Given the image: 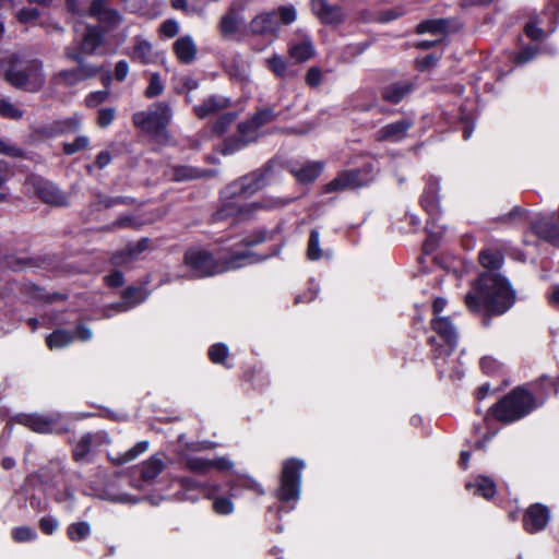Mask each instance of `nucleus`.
<instances>
[{"instance_id":"1","label":"nucleus","mask_w":559,"mask_h":559,"mask_svg":"<svg viewBox=\"0 0 559 559\" xmlns=\"http://www.w3.org/2000/svg\"><path fill=\"white\" fill-rule=\"evenodd\" d=\"M272 171L273 166L269 162L261 168L227 185L221 191L222 204L213 213V221L250 219L257 211L263 209L264 205L260 202L247 203L245 201L266 186L267 177Z\"/></svg>"},{"instance_id":"2","label":"nucleus","mask_w":559,"mask_h":559,"mask_svg":"<svg viewBox=\"0 0 559 559\" xmlns=\"http://www.w3.org/2000/svg\"><path fill=\"white\" fill-rule=\"evenodd\" d=\"M516 301L510 281L497 272H481L472 283L464 297L472 313L484 312L487 317H499L509 311Z\"/></svg>"},{"instance_id":"3","label":"nucleus","mask_w":559,"mask_h":559,"mask_svg":"<svg viewBox=\"0 0 559 559\" xmlns=\"http://www.w3.org/2000/svg\"><path fill=\"white\" fill-rule=\"evenodd\" d=\"M0 68L3 80L16 90L38 93L45 85L43 62L38 59H25L17 53H11L0 60Z\"/></svg>"},{"instance_id":"4","label":"nucleus","mask_w":559,"mask_h":559,"mask_svg":"<svg viewBox=\"0 0 559 559\" xmlns=\"http://www.w3.org/2000/svg\"><path fill=\"white\" fill-rule=\"evenodd\" d=\"M542 407V402L533 394L527 385L514 386L510 392L491 405L487 412L497 421L504 425L516 423Z\"/></svg>"},{"instance_id":"5","label":"nucleus","mask_w":559,"mask_h":559,"mask_svg":"<svg viewBox=\"0 0 559 559\" xmlns=\"http://www.w3.org/2000/svg\"><path fill=\"white\" fill-rule=\"evenodd\" d=\"M306 467L304 460L298 457H288L282 463L278 478V487L274 496L280 504L276 507V514L288 513L295 509L300 499L302 471Z\"/></svg>"},{"instance_id":"6","label":"nucleus","mask_w":559,"mask_h":559,"mask_svg":"<svg viewBox=\"0 0 559 559\" xmlns=\"http://www.w3.org/2000/svg\"><path fill=\"white\" fill-rule=\"evenodd\" d=\"M173 112L168 103L157 102L154 109L136 111L132 115L133 126L156 141L169 138L168 126Z\"/></svg>"},{"instance_id":"7","label":"nucleus","mask_w":559,"mask_h":559,"mask_svg":"<svg viewBox=\"0 0 559 559\" xmlns=\"http://www.w3.org/2000/svg\"><path fill=\"white\" fill-rule=\"evenodd\" d=\"M17 424L28 428L31 431L40 435L61 436L70 431L68 420L59 413L47 415L32 413L19 414L15 417Z\"/></svg>"},{"instance_id":"8","label":"nucleus","mask_w":559,"mask_h":559,"mask_svg":"<svg viewBox=\"0 0 559 559\" xmlns=\"http://www.w3.org/2000/svg\"><path fill=\"white\" fill-rule=\"evenodd\" d=\"M425 187L419 197V205L423 211L428 215L425 226V231L430 237L433 233L430 230L429 225L435 224L442 216L441 197H440V180L433 175L424 178Z\"/></svg>"},{"instance_id":"9","label":"nucleus","mask_w":559,"mask_h":559,"mask_svg":"<svg viewBox=\"0 0 559 559\" xmlns=\"http://www.w3.org/2000/svg\"><path fill=\"white\" fill-rule=\"evenodd\" d=\"M64 57L78 64L75 68L61 70L55 75L56 80H60L67 86H75L104 71V66L88 63L73 50H64Z\"/></svg>"},{"instance_id":"10","label":"nucleus","mask_w":559,"mask_h":559,"mask_svg":"<svg viewBox=\"0 0 559 559\" xmlns=\"http://www.w3.org/2000/svg\"><path fill=\"white\" fill-rule=\"evenodd\" d=\"M278 114L274 107L258 108L252 116L237 124V132L245 141H248L249 145L257 143L262 135L260 129L276 120Z\"/></svg>"},{"instance_id":"11","label":"nucleus","mask_w":559,"mask_h":559,"mask_svg":"<svg viewBox=\"0 0 559 559\" xmlns=\"http://www.w3.org/2000/svg\"><path fill=\"white\" fill-rule=\"evenodd\" d=\"M183 263L199 277H209L219 274V261L211 251L199 247L188 248L183 255Z\"/></svg>"},{"instance_id":"12","label":"nucleus","mask_w":559,"mask_h":559,"mask_svg":"<svg viewBox=\"0 0 559 559\" xmlns=\"http://www.w3.org/2000/svg\"><path fill=\"white\" fill-rule=\"evenodd\" d=\"M366 171L362 168L341 170L335 178L321 187V193L330 194L347 190H357L367 186Z\"/></svg>"},{"instance_id":"13","label":"nucleus","mask_w":559,"mask_h":559,"mask_svg":"<svg viewBox=\"0 0 559 559\" xmlns=\"http://www.w3.org/2000/svg\"><path fill=\"white\" fill-rule=\"evenodd\" d=\"M107 32L108 28L102 24H87L79 44L67 46L64 50H73L84 59L97 55L98 48L105 45Z\"/></svg>"},{"instance_id":"14","label":"nucleus","mask_w":559,"mask_h":559,"mask_svg":"<svg viewBox=\"0 0 559 559\" xmlns=\"http://www.w3.org/2000/svg\"><path fill=\"white\" fill-rule=\"evenodd\" d=\"M416 86L415 78L394 81L382 80L379 86V96L383 103L399 105L414 93Z\"/></svg>"},{"instance_id":"15","label":"nucleus","mask_w":559,"mask_h":559,"mask_svg":"<svg viewBox=\"0 0 559 559\" xmlns=\"http://www.w3.org/2000/svg\"><path fill=\"white\" fill-rule=\"evenodd\" d=\"M34 194L46 204L64 206L68 204L67 195L51 181L41 176L33 175L27 178Z\"/></svg>"},{"instance_id":"16","label":"nucleus","mask_w":559,"mask_h":559,"mask_svg":"<svg viewBox=\"0 0 559 559\" xmlns=\"http://www.w3.org/2000/svg\"><path fill=\"white\" fill-rule=\"evenodd\" d=\"M310 9L319 22L325 26L337 27L347 19V14L342 5L331 4L328 0H311Z\"/></svg>"},{"instance_id":"17","label":"nucleus","mask_w":559,"mask_h":559,"mask_svg":"<svg viewBox=\"0 0 559 559\" xmlns=\"http://www.w3.org/2000/svg\"><path fill=\"white\" fill-rule=\"evenodd\" d=\"M550 521V510L547 506L536 502L528 506L522 519L523 530L528 534L544 531Z\"/></svg>"},{"instance_id":"18","label":"nucleus","mask_w":559,"mask_h":559,"mask_svg":"<svg viewBox=\"0 0 559 559\" xmlns=\"http://www.w3.org/2000/svg\"><path fill=\"white\" fill-rule=\"evenodd\" d=\"M533 235L549 245L559 248V216H543L530 225Z\"/></svg>"},{"instance_id":"19","label":"nucleus","mask_w":559,"mask_h":559,"mask_svg":"<svg viewBox=\"0 0 559 559\" xmlns=\"http://www.w3.org/2000/svg\"><path fill=\"white\" fill-rule=\"evenodd\" d=\"M413 120L408 118L400 119L381 127L374 134L378 142L397 143L407 136L408 131L413 128Z\"/></svg>"},{"instance_id":"20","label":"nucleus","mask_w":559,"mask_h":559,"mask_svg":"<svg viewBox=\"0 0 559 559\" xmlns=\"http://www.w3.org/2000/svg\"><path fill=\"white\" fill-rule=\"evenodd\" d=\"M81 127L79 116L66 119L55 120L50 123L43 124L36 129V133L44 138H56L59 135L76 132Z\"/></svg>"},{"instance_id":"21","label":"nucleus","mask_w":559,"mask_h":559,"mask_svg":"<svg viewBox=\"0 0 559 559\" xmlns=\"http://www.w3.org/2000/svg\"><path fill=\"white\" fill-rule=\"evenodd\" d=\"M324 167L325 164L321 160L306 162L300 166H292L289 174L299 185L307 186L313 183L322 175Z\"/></svg>"},{"instance_id":"22","label":"nucleus","mask_w":559,"mask_h":559,"mask_svg":"<svg viewBox=\"0 0 559 559\" xmlns=\"http://www.w3.org/2000/svg\"><path fill=\"white\" fill-rule=\"evenodd\" d=\"M280 28L281 25L274 11L258 14L250 22V31L257 36L277 35Z\"/></svg>"},{"instance_id":"23","label":"nucleus","mask_w":559,"mask_h":559,"mask_svg":"<svg viewBox=\"0 0 559 559\" xmlns=\"http://www.w3.org/2000/svg\"><path fill=\"white\" fill-rule=\"evenodd\" d=\"M527 385L531 386L530 391L542 402L543 406L550 395L559 393V376L542 374Z\"/></svg>"},{"instance_id":"24","label":"nucleus","mask_w":559,"mask_h":559,"mask_svg":"<svg viewBox=\"0 0 559 559\" xmlns=\"http://www.w3.org/2000/svg\"><path fill=\"white\" fill-rule=\"evenodd\" d=\"M255 253L250 251H233L228 255L219 258V273L237 270L248 264L261 261Z\"/></svg>"},{"instance_id":"25","label":"nucleus","mask_w":559,"mask_h":559,"mask_svg":"<svg viewBox=\"0 0 559 559\" xmlns=\"http://www.w3.org/2000/svg\"><path fill=\"white\" fill-rule=\"evenodd\" d=\"M230 99L219 95H211L202 100L200 105L193 107V114L199 119H205L211 115L217 114L230 107Z\"/></svg>"},{"instance_id":"26","label":"nucleus","mask_w":559,"mask_h":559,"mask_svg":"<svg viewBox=\"0 0 559 559\" xmlns=\"http://www.w3.org/2000/svg\"><path fill=\"white\" fill-rule=\"evenodd\" d=\"M21 294L25 297L39 302L52 304L55 301H66L68 295L59 292L49 294L46 289L37 284L28 283L23 285Z\"/></svg>"},{"instance_id":"27","label":"nucleus","mask_w":559,"mask_h":559,"mask_svg":"<svg viewBox=\"0 0 559 559\" xmlns=\"http://www.w3.org/2000/svg\"><path fill=\"white\" fill-rule=\"evenodd\" d=\"M221 490L219 485H212L204 488V495L207 499L213 500V511L218 515H228L234 512L235 506L231 500V496L228 497L217 496Z\"/></svg>"},{"instance_id":"28","label":"nucleus","mask_w":559,"mask_h":559,"mask_svg":"<svg viewBox=\"0 0 559 559\" xmlns=\"http://www.w3.org/2000/svg\"><path fill=\"white\" fill-rule=\"evenodd\" d=\"M173 50L179 62L183 64L192 63L198 53V48L191 36L185 35L176 39L173 44Z\"/></svg>"},{"instance_id":"29","label":"nucleus","mask_w":559,"mask_h":559,"mask_svg":"<svg viewBox=\"0 0 559 559\" xmlns=\"http://www.w3.org/2000/svg\"><path fill=\"white\" fill-rule=\"evenodd\" d=\"M428 345L431 346L432 352V360L435 362L436 368L438 369V372L440 374V378H442L444 370L442 369L443 362L445 361V358L450 357L453 352L455 350L457 343H444L440 344L436 336H429L427 340Z\"/></svg>"},{"instance_id":"30","label":"nucleus","mask_w":559,"mask_h":559,"mask_svg":"<svg viewBox=\"0 0 559 559\" xmlns=\"http://www.w3.org/2000/svg\"><path fill=\"white\" fill-rule=\"evenodd\" d=\"M228 487L231 497H237L242 490L252 491L257 496L265 495L263 486L248 475H237L228 481Z\"/></svg>"},{"instance_id":"31","label":"nucleus","mask_w":559,"mask_h":559,"mask_svg":"<svg viewBox=\"0 0 559 559\" xmlns=\"http://www.w3.org/2000/svg\"><path fill=\"white\" fill-rule=\"evenodd\" d=\"M465 488L472 491L473 495L483 497L486 500L492 499L497 493L496 483L492 478L485 475H478L474 481L466 483Z\"/></svg>"},{"instance_id":"32","label":"nucleus","mask_w":559,"mask_h":559,"mask_svg":"<svg viewBox=\"0 0 559 559\" xmlns=\"http://www.w3.org/2000/svg\"><path fill=\"white\" fill-rule=\"evenodd\" d=\"M170 174V179L173 181L182 182L210 177L213 174V170L199 169L190 165H175L171 166Z\"/></svg>"},{"instance_id":"33","label":"nucleus","mask_w":559,"mask_h":559,"mask_svg":"<svg viewBox=\"0 0 559 559\" xmlns=\"http://www.w3.org/2000/svg\"><path fill=\"white\" fill-rule=\"evenodd\" d=\"M430 325L444 343H457V332L448 317H436Z\"/></svg>"},{"instance_id":"34","label":"nucleus","mask_w":559,"mask_h":559,"mask_svg":"<svg viewBox=\"0 0 559 559\" xmlns=\"http://www.w3.org/2000/svg\"><path fill=\"white\" fill-rule=\"evenodd\" d=\"M7 266L13 272L23 271L26 267H40L48 261L47 257H25L20 258L14 254L5 255Z\"/></svg>"},{"instance_id":"35","label":"nucleus","mask_w":559,"mask_h":559,"mask_svg":"<svg viewBox=\"0 0 559 559\" xmlns=\"http://www.w3.org/2000/svg\"><path fill=\"white\" fill-rule=\"evenodd\" d=\"M478 261L483 267L488 270L487 272H496L501 269L504 255L500 250L487 248L479 251Z\"/></svg>"},{"instance_id":"36","label":"nucleus","mask_w":559,"mask_h":559,"mask_svg":"<svg viewBox=\"0 0 559 559\" xmlns=\"http://www.w3.org/2000/svg\"><path fill=\"white\" fill-rule=\"evenodd\" d=\"M240 19L235 8H229L221 17L218 28L223 37L235 35L239 29Z\"/></svg>"},{"instance_id":"37","label":"nucleus","mask_w":559,"mask_h":559,"mask_svg":"<svg viewBox=\"0 0 559 559\" xmlns=\"http://www.w3.org/2000/svg\"><path fill=\"white\" fill-rule=\"evenodd\" d=\"M73 341V333L64 329H56L45 338L46 346L51 350L64 348L68 345H70Z\"/></svg>"},{"instance_id":"38","label":"nucleus","mask_w":559,"mask_h":559,"mask_svg":"<svg viewBox=\"0 0 559 559\" xmlns=\"http://www.w3.org/2000/svg\"><path fill=\"white\" fill-rule=\"evenodd\" d=\"M163 461L156 455H152L148 460L142 463L140 467V478L143 481H152L163 472Z\"/></svg>"},{"instance_id":"39","label":"nucleus","mask_w":559,"mask_h":559,"mask_svg":"<svg viewBox=\"0 0 559 559\" xmlns=\"http://www.w3.org/2000/svg\"><path fill=\"white\" fill-rule=\"evenodd\" d=\"M448 26L449 23L445 19H429L418 23L415 31L417 34L430 33L444 36L448 32Z\"/></svg>"},{"instance_id":"40","label":"nucleus","mask_w":559,"mask_h":559,"mask_svg":"<svg viewBox=\"0 0 559 559\" xmlns=\"http://www.w3.org/2000/svg\"><path fill=\"white\" fill-rule=\"evenodd\" d=\"M248 146V141H245L239 134L229 135L223 140V142L217 148V152L223 156H228Z\"/></svg>"},{"instance_id":"41","label":"nucleus","mask_w":559,"mask_h":559,"mask_svg":"<svg viewBox=\"0 0 559 559\" xmlns=\"http://www.w3.org/2000/svg\"><path fill=\"white\" fill-rule=\"evenodd\" d=\"M207 356L211 362L222 365L225 368H231L233 365L228 362L229 348L224 343H215L210 346Z\"/></svg>"},{"instance_id":"42","label":"nucleus","mask_w":559,"mask_h":559,"mask_svg":"<svg viewBox=\"0 0 559 559\" xmlns=\"http://www.w3.org/2000/svg\"><path fill=\"white\" fill-rule=\"evenodd\" d=\"M288 52L297 62H305L313 57L314 49L310 40H302L290 46Z\"/></svg>"},{"instance_id":"43","label":"nucleus","mask_w":559,"mask_h":559,"mask_svg":"<svg viewBox=\"0 0 559 559\" xmlns=\"http://www.w3.org/2000/svg\"><path fill=\"white\" fill-rule=\"evenodd\" d=\"M91 532V525L86 521L73 522L67 527V536L73 543L85 540Z\"/></svg>"},{"instance_id":"44","label":"nucleus","mask_w":559,"mask_h":559,"mask_svg":"<svg viewBox=\"0 0 559 559\" xmlns=\"http://www.w3.org/2000/svg\"><path fill=\"white\" fill-rule=\"evenodd\" d=\"M94 437L91 432L84 433L72 449L74 462H82L91 452Z\"/></svg>"},{"instance_id":"45","label":"nucleus","mask_w":559,"mask_h":559,"mask_svg":"<svg viewBox=\"0 0 559 559\" xmlns=\"http://www.w3.org/2000/svg\"><path fill=\"white\" fill-rule=\"evenodd\" d=\"M152 45L144 39L136 38L132 49L131 59L142 64H146L151 59Z\"/></svg>"},{"instance_id":"46","label":"nucleus","mask_w":559,"mask_h":559,"mask_svg":"<svg viewBox=\"0 0 559 559\" xmlns=\"http://www.w3.org/2000/svg\"><path fill=\"white\" fill-rule=\"evenodd\" d=\"M237 114L235 111H227L219 115L212 124V132L216 135H223L227 132L231 123L236 120Z\"/></svg>"},{"instance_id":"47","label":"nucleus","mask_w":559,"mask_h":559,"mask_svg":"<svg viewBox=\"0 0 559 559\" xmlns=\"http://www.w3.org/2000/svg\"><path fill=\"white\" fill-rule=\"evenodd\" d=\"M479 367L483 373L496 377L503 372V365L491 356L480 358Z\"/></svg>"},{"instance_id":"48","label":"nucleus","mask_w":559,"mask_h":559,"mask_svg":"<svg viewBox=\"0 0 559 559\" xmlns=\"http://www.w3.org/2000/svg\"><path fill=\"white\" fill-rule=\"evenodd\" d=\"M148 449V441L143 440L136 442L131 449L120 455L115 462L118 465L129 463L136 459L140 454L144 453Z\"/></svg>"},{"instance_id":"49","label":"nucleus","mask_w":559,"mask_h":559,"mask_svg":"<svg viewBox=\"0 0 559 559\" xmlns=\"http://www.w3.org/2000/svg\"><path fill=\"white\" fill-rule=\"evenodd\" d=\"M11 538L15 543H28L37 539V533L27 525L15 526L11 530Z\"/></svg>"},{"instance_id":"50","label":"nucleus","mask_w":559,"mask_h":559,"mask_svg":"<svg viewBox=\"0 0 559 559\" xmlns=\"http://www.w3.org/2000/svg\"><path fill=\"white\" fill-rule=\"evenodd\" d=\"M307 257L311 261H317L322 257L320 249V234L317 229H311L308 239Z\"/></svg>"},{"instance_id":"51","label":"nucleus","mask_w":559,"mask_h":559,"mask_svg":"<svg viewBox=\"0 0 559 559\" xmlns=\"http://www.w3.org/2000/svg\"><path fill=\"white\" fill-rule=\"evenodd\" d=\"M266 67L278 79H284L287 75V63L278 55L270 57L266 60Z\"/></svg>"},{"instance_id":"52","label":"nucleus","mask_w":559,"mask_h":559,"mask_svg":"<svg viewBox=\"0 0 559 559\" xmlns=\"http://www.w3.org/2000/svg\"><path fill=\"white\" fill-rule=\"evenodd\" d=\"M13 173L10 164L5 160H0V203L7 201L9 189L5 186L8 180L12 177Z\"/></svg>"},{"instance_id":"53","label":"nucleus","mask_w":559,"mask_h":559,"mask_svg":"<svg viewBox=\"0 0 559 559\" xmlns=\"http://www.w3.org/2000/svg\"><path fill=\"white\" fill-rule=\"evenodd\" d=\"M187 469L197 474H206L210 472V460L199 456H189L185 461Z\"/></svg>"},{"instance_id":"54","label":"nucleus","mask_w":559,"mask_h":559,"mask_svg":"<svg viewBox=\"0 0 559 559\" xmlns=\"http://www.w3.org/2000/svg\"><path fill=\"white\" fill-rule=\"evenodd\" d=\"M23 116L24 111L22 109L17 108L5 98L0 99V117L11 120H20Z\"/></svg>"},{"instance_id":"55","label":"nucleus","mask_w":559,"mask_h":559,"mask_svg":"<svg viewBox=\"0 0 559 559\" xmlns=\"http://www.w3.org/2000/svg\"><path fill=\"white\" fill-rule=\"evenodd\" d=\"M90 145V139L86 135H79L73 142H64L62 152L66 155H73L80 151L86 150Z\"/></svg>"},{"instance_id":"56","label":"nucleus","mask_w":559,"mask_h":559,"mask_svg":"<svg viewBox=\"0 0 559 559\" xmlns=\"http://www.w3.org/2000/svg\"><path fill=\"white\" fill-rule=\"evenodd\" d=\"M164 91V85L160 81V76L158 73H152L150 76L148 85L144 91V96L146 98H154L159 96Z\"/></svg>"},{"instance_id":"57","label":"nucleus","mask_w":559,"mask_h":559,"mask_svg":"<svg viewBox=\"0 0 559 559\" xmlns=\"http://www.w3.org/2000/svg\"><path fill=\"white\" fill-rule=\"evenodd\" d=\"M16 20L21 24H31L38 20L40 11L37 8L24 7L16 12Z\"/></svg>"},{"instance_id":"58","label":"nucleus","mask_w":559,"mask_h":559,"mask_svg":"<svg viewBox=\"0 0 559 559\" xmlns=\"http://www.w3.org/2000/svg\"><path fill=\"white\" fill-rule=\"evenodd\" d=\"M116 117V109L114 107H103L97 111L96 123L99 128H107L112 123Z\"/></svg>"},{"instance_id":"59","label":"nucleus","mask_w":559,"mask_h":559,"mask_svg":"<svg viewBox=\"0 0 559 559\" xmlns=\"http://www.w3.org/2000/svg\"><path fill=\"white\" fill-rule=\"evenodd\" d=\"M141 293H142V289L140 287L128 286L122 292L121 298L126 304L135 306L143 301V298H141Z\"/></svg>"},{"instance_id":"60","label":"nucleus","mask_w":559,"mask_h":559,"mask_svg":"<svg viewBox=\"0 0 559 559\" xmlns=\"http://www.w3.org/2000/svg\"><path fill=\"white\" fill-rule=\"evenodd\" d=\"M109 93L107 91L91 92L85 96L84 103L88 108H95L107 100Z\"/></svg>"},{"instance_id":"61","label":"nucleus","mask_w":559,"mask_h":559,"mask_svg":"<svg viewBox=\"0 0 559 559\" xmlns=\"http://www.w3.org/2000/svg\"><path fill=\"white\" fill-rule=\"evenodd\" d=\"M439 60H440V56H438L436 53H429L423 58H417L415 61L416 69L420 72H425V71L436 67L437 63L439 62Z\"/></svg>"},{"instance_id":"62","label":"nucleus","mask_w":559,"mask_h":559,"mask_svg":"<svg viewBox=\"0 0 559 559\" xmlns=\"http://www.w3.org/2000/svg\"><path fill=\"white\" fill-rule=\"evenodd\" d=\"M38 527L45 535H52L59 527V522L53 516H43L38 521Z\"/></svg>"},{"instance_id":"63","label":"nucleus","mask_w":559,"mask_h":559,"mask_svg":"<svg viewBox=\"0 0 559 559\" xmlns=\"http://www.w3.org/2000/svg\"><path fill=\"white\" fill-rule=\"evenodd\" d=\"M179 33V24L174 19L165 20L159 26L160 36L173 38Z\"/></svg>"},{"instance_id":"64","label":"nucleus","mask_w":559,"mask_h":559,"mask_svg":"<svg viewBox=\"0 0 559 559\" xmlns=\"http://www.w3.org/2000/svg\"><path fill=\"white\" fill-rule=\"evenodd\" d=\"M104 283L109 288H119L124 284L123 273L119 270H114L104 277Z\"/></svg>"}]
</instances>
